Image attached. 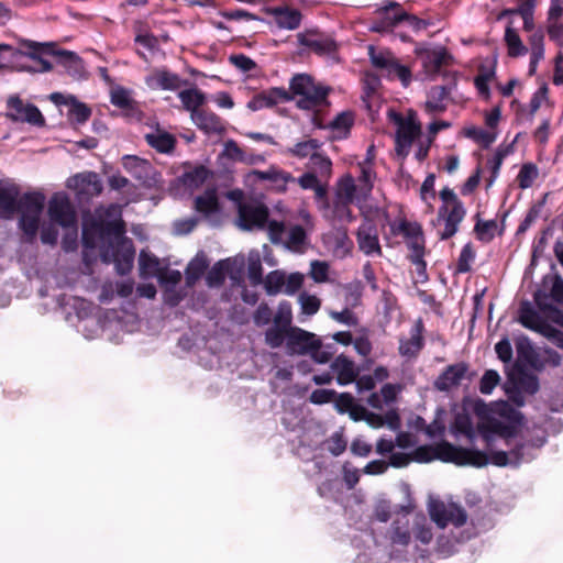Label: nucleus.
Returning a JSON list of instances; mask_svg holds the SVG:
<instances>
[{"instance_id": "nucleus-1", "label": "nucleus", "mask_w": 563, "mask_h": 563, "mask_svg": "<svg viewBox=\"0 0 563 563\" xmlns=\"http://www.w3.org/2000/svg\"><path fill=\"white\" fill-rule=\"evenodd\" d=\"M493 413L499 418H490L487 421V429L498 435L508 448V451L490 450L488 453L478 450L464 449L452 445L448 442L437 446V456L457 465H472L482 467L492 463L496 466L519 465L533 459L532 451L544 444V439L532 442H522L516 437L517 427L520 424L521 415L507 401H498L494 405Z\"/></svg>"}, {"instance_id": "nucleus-2", "label": "nucleus", "mask_w": 563, "mask_h": 563, "mask_svg": "<svg viewBox=\"0 0 563 563\" xmlns=\"http://www.w3.org/2000/svg\"><path fill=\"white\" fill-rule=\"evenodd\" d=\"M124 233L121 206L113 203L107 208L100 207L96 209L91 223L84 224L82 244L86 249H93L101 242L102 262L114 263L117 272L124 275L131 271L135 256L133 243Z\"/></svg>"}, {"instance_id": "nucleus-3", "label": "nucleus", "mask_w": 563, "mask_h": 563, "mask_svg": "<svg viewBox=\"0 0 563 563\" xmlns=\"http://www.w3.org/2000/svg\"><path fill=\"white\" fill-rule=\"evenodd\" d=\"M388 119L396 126L395 152L397 156L405 159L409 155L412 144H416V159L424 161L433 141L432 137H422L421 124L416 112L408 111L405 115L395 110H389Z\"/></svg>"}, {"instance_id": "nucleus-4", "label": "nucleus", "mask_w": 563, "mask_h": 563, "mask_svg": "<svg viewBox=\"0 0 563 563\" xmlns=\"http://www.w3.org/2000/svg\"><path fill=\"white\" fill-rule=\"evenodd\" d=\"M286 349L290 355H309L318 364H327L335 353L333 344H323L317 334L299 327L288 329Z\"/></svg>"}, {"instance_id": "nucleus-5", "label": "nucleus", "mask_w": 563, "mask_h": 563, "mask_svg": "<svg viewBox=\"0 0 563 563\" xmlns=\"http://www.w3.org/2000/svg\"><path fill=\"white\" fill-rule=\"evenodd\" d=\"M238 225L243 230H266L273 243L283 240L285 223L268 220V209L257 201L239 202Z\"/></svg>"}, {"instance_id": "nucleus-6", "label": "nucleus", "mask_w": 563, "mask_h": 563, "mask_svg": "<svg viewBox=\"0 0 563 563\" xmlns=\"http://www.w3.org/2000/svg\"><path fill=\"white\" fill-rule=\"evenodd\" d=\"M44 203L45 196L37 191L26 192L19 198L16 205V211L20 214L19 224L27 242H33L37 235Z\"/></svg>"}, {"instance_id": "nucleus-7", "label": "nucleus", "mask_w": 563, "mask_h": 563, "mask_svg": "<svg viewBox=\"0 0 563 563\" xmlns=\"http://www.w3.org/2000/svg\"><path fill=\"white\" fill-rule=\"evenodd\" d=\"M389 228L394 235H401L406 239L411 251L410 261L416 265L418 274H424L427 264L423 261L424 240L421 227L417 222L399 220L391 222Z\"/></svg>"}, {"instance_id": "nucleus-8", "label": "nucleus", "mask_w": 563, "mask_h": 563, "mask_svg": "<svg viewBox=\"0 0 563 563\" xmlns=\"http://www.w3.org/2000/svg\"><path fill=\"white\" fill-rule=\"evenodd\" d=\"M290 91L298 96L297 104L300 109L310 110L321 106L328 96V89L316 85L312 78L306 74H298L290 80Z\"/></svg>"}, {"instance_id": "nucleus-9", "label": "nucleus", "mask_w": 563, "mask_h": 563, "mask_svg": "<svg viewBox=\"0 0 563 563\" xmlns=\"http://www.w3.org/2000/svg\"><path fill=\"white\" fill-rule=\"evenodd\" d=\"M245 266L244 256H235L216 263L208 272L206 280L209 287H219L229 276L234 284H240Z\"/></svg>"}, {"instance_id": "nucleus-10", "label": "nucleus", "mask_w": 563, "mask_h": 563, "mask_svg": "<svg viewBox=\"0 0 563 563\" xmlns=\"http://www.w3.org/2000/svg\"><path fill=\"white\" fill-rule=\"evenodd\" d=\"M7 117L14 122L29 123L34 126L45 124V119L40 109L32 103L24 102L19 96L8 98Z\"/></svg>"}, {"instance_id": "nucleus-11", "label": "nucleus", "mask_w": 563, "mask_h": 563, "mask_svg": "<svg viewBox=\"0 0 563 563\" xmlns=\"http://www.w3.org/2000/svg\"><path fill=\"white\" fill-rule=\"evenodd\" d=\"M428 510L430 518L440 528H444L450 522L456 527H461L467 519L464 509L455 504H444L440 500H432L429 504Z\"/></svg>"}, {"instance_id": "nucleus-12", "label": "nucleus", "mask_w": 563, "mask_h": 563, "mask_svg": "<svg viewBox=\"0 0 563 563\" xmlns=\"http://www.w3.org/2000/svg\"><path fill=\"white\" fill-rule=\"evenodd\" d=\"M48 217L51 222L63 228H76V212L64 192L54 194L48 201Z\"/></svg>"}, {"instance_id": "nucleus-13", "label": "nucleus", "mask_w": 563, "mask_h": 563, "mask_svg": "<svg viewBox=\"0 0 563 563\" xmlns=\"http://www.w3.org/2000/svg\"><path fill=\"white\" fill-rule=\"evenodd\" d=\"M298 219L301 224L289 225L288 231L285 230L283 240L285 246L294 252H301L307 244V230L312 228V219L310 213L301 209L298 212Z\"/></svg>"}, {"instance_id": "nucleus-14", "label": "nucleus", "mask_w": 563, "mask_h": 563, "mask_svg": "<svg viewBox=\"0 0 563 563\" xmlns=\"http://www.w3.org/2000/svg\"><path fill=\"white\" fill-rule=\"evenodd\" d=\"M121 161L124 170L141 185L152 187L156 184V170L147 159L136 155H124Z\"/></svg>"}, {"instance_id": "nucleus-15", "label": "nucleus", "mask_w": 563, "mask_h": 563, "mask_svg": "<svg viewBox=\"0 0 563 563\" xmlns=\"http://www.w3.org/2000/svg\"><path fill=\"white\" fill-rule=\"evenodd\" d=\"M356 242L361 252L367 256H380L382 247L378 239V231L375 222L367 217L356 231Z\"/></svg>"}, {"instance_id": "nucleus-16", "label": "nucleus", "mask_w": 563, "mask_h": 563, "mask_svg": "<svg viewBox=\"0 0 563 563\" xmlns=\"http://www.w3.org/2000/svg\"><path fill=\"white\" fill-rule=\"evenodd\" d=\"M376 12L379 18L373 23L371 29L379 33L390 31L407 16L400 4L395 1L384 2Z\"/></svg>"}, {"instance_id": "nucleus-17", "label": "nucleus", "mask_w": 563, "mask_h": 563, "mask_svg": "<svg viewBox=\"0 0 563 563\" xmlns=\"http://www.w3.org/2000/svg\"><path fill=\"white\" fill-rule=\"evenodd\" d=\"M67 187L77 192L80 199L98 196L102 191V183L97 173L77 174L67 180Z\"/></svg>"}, {"instance_id": "nucleus-18", "label": "nucleus", "mask_w": 563, "mask_h": 563, "mask_svg": "<svg viewBox=\"0 0 563 563\" xmlns=\"http://www.w3.org/2000/svg\"><path fill=\"white\" fill-rule=\"evenodd\" d=\"M465 208L462 202H456L455 206H442L439 209V219L444 221V230L440 233L441 240H448L453 236L457 230L459 224L465 217Z\"/></svg>"}, {"instance_id": "nucleus-19", "label": "nucleus", "mask_w": 563, "mask_h": 563, "mask_svg": "<svg viewBox=\"0 0 563 563\" xmlns=\"http://www.w3.org/2000/svg\"><path fill=\"white\" fill-rule=\"evenodd\" d=\"M291 95L284 88H271L255 95L246 104L251 111H258L265 108H272L279 102L291 100Z\"/></svg>"}, {"instance_id": "nucleus-20", "label": "nucleus", "mask_w": 563, "mask_h": 563, "mask_svg": "<svg viewBox=\"0 0 563 563\" xmlns=\"http://www.w3.org/2000/svg\"><path fill=\"white\" fill-rule=\"evenodd\" d=\"M423 323L418 320L410 329L409 338H401L399 340V354L408 360L416 358L424 345Z\"/></svg>"}, {"instance_id": "nucleus-21", "label": "nucleus", "mask_w": 563, "mask_h": 563, "mask_svg": "<svg viewBox=\"0 0 563 563\" xmlns=\"http://www.w3.org/2000/svg\"><path fill=\"white\" fill-rule=\"evenodd\" d=\"M468 366L464 362L449 365L443 373L435 379L434 386L438 390L449 391L454 387H457L464 379Z\"/></svg>"}, {"instance_id": "nucleus-22", "label": "nucleus", "mask_w": 563, "mask_h": 563, "mask_svg": "<svg viewBox=\"0 0 563 563\" xmlns=\"http://www.w3.org/2000/svg\"><path fill=\"white\" fill-rule=\"evenodd\" d=\"M53 47L54 45L52 43L41 45V49L45 53L56 55L58 57V62L70 76L81 77L84 75L85 67L81 58L77 54L70 51H55Z\"/></svg>"}, {"instance_id": "nucleus-23", "label": "nucleus", "mask_w": 563, "mask_h": 563, "mask_svg": "<svg viewBox=\"0 0 563 563\" xmlns=\"http://www.w3.org/2000/svg\"><path fill=\"white\" fill-rule=\"evenodd\" d=\"M518 321L527 329L542 333L549 325L543 316L529 301H522L518 312Z\"/></svg>"}, {"instance_id": "nucleus-24", "label": "nucleus", "mask_w": 563, "mask_h": 563, "mask_svg": "<svg viewBox=\"0 0 563 563\" xmlns=\"http://www.w3.org/2000/svg\"><path fill=\"white\" fill-rule=\"evenodd\" d=\"M330 368L335 375L338 384L342 386L355 382L358 375V369L355 363L343 354L336 356L332 361Z\"/></svg>"}, {"instance_id": "nucleus-25", "label": "nucleus", "mask_w": 563, "mask_h": 563, "mask_svg": "<svg viewBox=\"0 0 563 563\" xmlns=\"http://www.w3.org/2000/svg\"><path fill=\"white\" fill-rule=\"evenodd\" d=\"M20 190L11 183L0 181V218L10 219L16 211Z\"/></svg>"}, {"instance_id": "nucleus-26", "label": "nucleus", "mask_w": 563, "mask_h": 563, "mask_svg": "<svg viewBox=\"0 0 563 563\" xmlns=\"http://www.w3.org/2000/svg\"><path fill=\"white\" fill-rule=\"evenodd\" d=\"M247 178L261 181H269L277 189L284 190L289 181L296 179L287 172H284L275 166L269 167L267 170H252Z\"/></svg>"}, {"instance_id": "nucleus-27", "label": "nucleus", "mask_w": 563, "mask_h": 563, "mask_svg": "<svg viewBox=\"0 0 563 563\" xmlns=\"http://www.w3.org/2000/svg\"><path fill=\"white\" fill-rule=\"evenodd\" d=\"M300 45L310 48L317 54H330L336 46L332 38L316 33H299L297 35Z\"/></svg>"}, {"instance_id": "nucleus-28", "label": "nucleus", "mask_w": 563, "mask_h": 563, "mask_svg": "<svg viewBox=\"0 0 563 563\" xmlns=\"http://www.w3.org/2000/svg\"><path fill=\"white\" fill-rule=\"evenodd\" d=\"M191 120L198 129L207 134H221L224 131L221 119L213 112L199 110L192 113Z\"/></svg>"}, {"instance_id": "nucleus-29", "label": "nucleus", "mask_w": 563, "mask_h": 563, "mask_svg": "<svg viewBox=\"0 0 563 563\" xmlns=\"http://www.w3.org/2000/svg\"><path fill=\"white\" fill-rule=\"evenodd\" d=\"M411 526L408 514L397 517L390 527L389 539L393 544L407 547L411 540Z\"/></svg>"}, {"instance_id": "nucleus-30", "label": "nucleus", "mask_w": 563, "mask_h": 563, "mask_svg": "<svg viewBox=\"0 0 563 563\" xmlns=\"http://www.w3.org/2000/svg\"><path fill=\"white\" fill-rule=\"evenodd\" d=\"M146 84L152 89L176 90L181 85L178 75L167 70H156L146 78Z\"/></svg>"}, {"instance_id": "nucleus-31", "label": "nucleus", "mask_w": 563, "mask_h": 563, "mask_svg": "<svg viewBox=\"0 0 563 563\" xmlns=\"http://www.w3.org/2000/svg\"><path fill=\"white\" fill-rule=\"evenodd\" d=\"M448 57L449 55L443 48L424 51L421 54V59L426 74L430 77L438 75Z\"/></svg>"}, {"instance_id": "nucleus-32", "label": "nucleus", "mask_w": 563, "mask_h": 563, "mask_svg": "<svg viewBox=\"0 0 563 563\" xmlns=\"http://www.w3.org/2000/svg\"><path fill=\"white\" fill-rule=\"evenodd\" d=\"M147 144L159 153L168 154L173 152L176 139L168 132L156 130L145 135Z\"/></svg>"}, {"instance_id": "nucleus-33", "label": "nucleus", "mask_w": 563, "mask_h": 563, "mask_svg": "<svg viewBox=\"0 0 563 563\" xmlns=\"http://www.w3.org/2000/svg\"><path fill=\"white\" fill-rule=\"evenodd\" d=\"M449 96V90L444 86L432 87L428 92V99L424 103L426 111L430 114L443 112L446 109L444 100Z\"/></svg>"}, {"instance_id": "nucleus-34", "label": "nucleus", "mask_w": 563, "mask_h": 563, "mask_svg": "<svg viewBox=\"0 0 563 563\" xmlns=\"http://www.w3.org/2000/svg\"><path fill=\"white\" fill-rule=\"evenodd\" d=\"M334 197L352 202L364 199L360 195L358 185L355 184V180L351 175H345L338 181Z\"/></svg>"}, {"instance_id": "nucleus-35", "label": "nucleus", "mask_w": 563, "mask_h": 563, "mask_svg": "<svg viewBox=\"0 0 563 563\" xmlns=\"http://www.w3.org/2000/svg\"><path fill=\"white\" fill-rule=\"evenodd\" d=\"M178 98L180 99L184 108L190 112V117L194 112H198L199 108L206 102V95L198 88H189L179 91Z\"/></svg>"}, {"instance_id": "nucleus-36", "label": "nucleus", "mask_w": 563, "mask_h": 563, "mask_svg": "<svg viewBox=\"0 0 563 563\" xmlns=\"http://www.w3.org/2000/svg\"><path fill=\"white\" fill-rule=\"evenodd\" d=\"M196 210L206 217H212L219 212V202L214 189L206 190L195 200Z\"/></svg>"}, {"instance_id": "nucleus-37", "label": "nucleus", "mask_w": 563, "mask_h": 563, "mask_svg": "<svg viewBox=\"0 0 563 563\" xmlns=\"http://www.w3.org/2000/svg\"><path fill=\"white\" fill-rule=\"evenodd\" d=\"M140 275L143 278L158 277L162 272L161 261L155 255L141 251L139 256Z\"/></svg>"}, {"instance_id": "nucleus-38", "label": "nucleus", "mask_w": 563, "mask_h": 563, "mask_svg": "<svg viewBox=\"0 0 563 563\" xmlns=\"http://www.w3.org/2000/svg\"><path fill=\"white\" fill-rule=\"evenodd\" d=\"M321 147V142L317 139H308L296 143L294 146L288 147L285 153L294 157L303 159L311 158Z\"/></svg>"}, {"instance_id": "nucleus-39", "label": "nucleus", "mask_w": 563, "mask_h": 563, "mask_svg": "<svg viewBox=\"0 0 563 563\" xmlns=\"http://www.w3.org/2000/svg\"><path fill=\"white\" fill-rule=\"evenodd\" d=\"M504 40L510 57L525 56L528 53V48L522 43L517 30L512 27L511 23H509L505 30Z\"/></svg>"}, {"instance_id": "nucleus-40", "label": "nucleus", "mask_w": 563, "mask_h": 563, "mask_svg": "<svg viewBox=\"0 0 563 563\" xmlns=\"http://www.w3.org/2000/svg\"><path fill=\"white\" fill-rule=\"evenodd\" d=\"M518 362L525 366H536L538 354L527 336H520L516 342Z\"/></svg>"}, {"instance_id": "nucleus-41", "label": "nucleus", "mask_w": 563, "mask_h": 563, "mask_svg": "<svg viewBox=\"0 0 563 563\" xmlns=\"http://www.w3.org/2000/svg\"><path fill=\"white\" fill-rule=\"evenodd\" d=\"M352 203V201H345L344 199L334 197L330 208L331 214H327V217L338 220L339 222L354 221L355 217L351 209Z\"/></svg>"}, {"instance_id": "nucleus-42", "label": "nucleus", "mask_w": 563, "mask_h": 563, "mask_svg": "<svg viewBox=\"0 0 563 563\" xmlns=\"http://www.w3.org/2000/svg\"><path fill=\"white\" fill-rule=\"evenodd\" d=\"M208 267V261L203 253L197 254L186 268V283L188 286L195 283L203 275Z\"/></svg>"}, {"instance_id": "nucleus-43", "label": "nucleus", "mask_w": 563, "mask_h": 563, "mask_svg": "<svg viewBox=\"0 0 563 563\" xmlns=\"http://www.w3.org/2000/svg\"><path fill=\"white\" fill-rule=\"evenodd\" d=\"M247 277L252 285L257 286L263 283V268L260 252L252 250L247 254Z\"/></svg>"}, {"instance_id": "nucleus-44", "label": "nucleus", "mask_w": 563, "mask_h": 563, "mask_svg": "<svg viewBox=\"0 0 563 563\" xmlns=\"http://www.w3.org/2000/svg\"><path fill=\"white\" fill-rule=\"evenodd\" d=\"M309 168L319 177L327 179L332 173V162L327 155L318 151L309 159Z\"/></svg>"}, {"instance_id": "nucleus-45", "label": "nucleus", "mask_w": 563, "mask_h": 563, "mask_svg": "<svg viewBox=\"0 0 563 563\" xmlns=\"http://www.w3.org/2000/svg\"><path fill=\"white\" fill-rule=\"evenodd\" d=\"M353 124V115L351 112H342L329 124L333 139L345 137Z\"/></svg>"}, {"instance_id": "nucleus-46", "label": "nucleus", "mask_w": 563, "mask_h": 563, "mask_svg": "<svg viewBox=\"0 0 563 563\" xmlns=\"http://www.w3.org/2000/svg\"><path fill=\"white\" fill-rule=\"evenodd\" d=\"M369 59L376 68L388 71L395 62V55L387 49H376L374 46L368 47Z\"/></svg>"}, {"instance_id": "nucleus-47", "label": "nucleus", "mask_w": 563, "mask_h": 563, "mask_svg": "<svg viewBox=\"0 0 563 563\" xmlns=\"http://www.w3.org/2000/svg\"><path fill=\"white\" fill-rule=\"evenodd\" d=\"M534 8H536L534 0H525L517 8H515V11L517 12V14L522 18L523 30L526 32H531L534 29V20H533Z\"/></svg>"}, {"instance_id": "nucleus-48", "label": "nucleus", "mask_w": 563, "mask_h": 563, "mask_svg": "<svg viewBox=\"0 0 563 563\" xmlns=\"http://www.w3.org/2000/svg\"><path fill=\"white\" fill-rule=\"evenodd\" d=\"M361 175L358 176L360 195L366 198L373 188L374 172L369 163L363 162L360 164Z\"/></svg>"}, {"instance_id": "nucleus-49", "label": "nucleus", "mask_w": 563, "mask_h": 563, "mask_svg": "<svg viewBox=\"0 0 563 563\" xmlns=\"http://www.w3.org/2000/svg\"><path fill=\"white\" fill-rule=\"evenodd\" d=\"M286 282V274L280 271L271 272L265 280L264 287L268 295H276L284 292V284Z\"/></svg>"}, {"instance_id": "nucleus-50", "label": "nucleus", "mask_w": 563, "mask_h": 563, "mask_svg": "<svg viewBox=\"0 0 563 563\" xmlns=\"http://www.w3.org/2000/svg\"><path fill=\"white\" fill-rule=\"evenodd\" d=\"M539 176L538 167L532 163L523 164L518 173L517 181L521 189L530 188Z\"/></svg>"}, {"instance_id": "nucleus-51", "label": "nucleus", "mask_w": 563, "mask_h": 563, "mask_svg": "<svg viewBox=\"0 0 563 563\" xmlns=\"http://www.w3.org/2000/svg\"><path fill=\"white\" fill-rule=\"evenodd\" d=\"M291 321H292L291 305H290V302L284 300L282 302H279V305H278L277 311L273 317V322L275 325L283 327L286 329H291V328H294L291 325Z\"/></svg>"}, {"instance_id": "nucleus-52", "label": "nucleus", "mask_w": 563, "mask_h": 563, "mask_svg": "<svg viewBox=\"0 0 563 563\" xmlns=\"http://www.w3.org/2000/svg\"><path fill=\"white\" fill-rule=\"evenodd\" d=\"M288 329L273 324L265 332V342L272 349H278L284 342L287 343Z\"/></svg>"}, {"instance_id": "nucleus-53", "label": "nucleus", "mask_w": 563, "mask_h": 563, "mask_svg": "<svg viewBox=\"0 0 563 563\" xmlns=\"http://www.w3.org/2000/svg\"><path fill=\"white\" fill-rule=\"evenodd\" d=\"M412 532L415 538L423 544H429L433 537L430 527L427 525V519L423 516H416Z\"/></svg>"}, {"instance_id": "nucleus-54", "label": "nucleus", "mask_w": 563, "mask_h": 563, "mask_svg": "<svg viewBox=\"0 0 563 563\" xmlns=\"http://www.w3.org/2000/svg\"><path fill=\"white\" fill-rule=\"evenodd\" d=\"M208 169L199 166L183 175V183L188 188H197L205 183L208 177Z\"/></svg>"}, {"instance_id": "nucleus-55", "label": "nucleus", "mask_w": 563, "mask_h": 563, "mask_svg": "<svg viewBox=\"0 0 563 563\" xmlns=\"http://www.w3.org/2000/svg\"><path fill=\"white\" fill-rule=\"evenodd\" d=\"M110 101L113 106L121 109H130L133 103L130 91L120 86L111 89Z\"/></svg>"}, {"instance_id": "nucleus-56", "label": "nucleus", "mask_w": 563, "mask_h": 563, "mask_svg": "<svg viewBox=\"0 0 563 563\" xmlns=\"http://www.w3.org/2000/svg\"><path fill=\"white\" fill-rule=\"evenodd\" d=\"M330 266L325 261H312L310 263L309 276L318 284L325 283L329 279Z\"/></svg>"}, {"instance_id": "nucleus-57", "label": "nucleus", "mask_w": 563, "mask_h": 563, "mask_svg": "<svg viewBox=\"0 0 563 563\" xmlns=\"http://www.w3.org/2000/svg\"><path fill=\"white\" fill-rule=\"evenodd\" d=\"M301 14L297 10H283L278 14V23L282 27L295 30L300 25Z\"/></svg>"}, {"instance_id": "nucleus-58", "label": "nucleus", "mask_w": 563, "mask_h": 563, "mask_svg": "<svg viewBox=\"0 0 563 563\" xmlns=\"http://www.w3.org/2000/svg\"><path fill=\"white\" fill-rule=\"evenodd\" d=\"M334 254L338 257L346 256L351 252L353 245L345 230L336 232L334 235Z\"/></svg>"}, {"instance_id": "nucleus-59", "label": "nucleus", "mask_w": 563, "mask_h": 563, "mask_svg": "<svg viewBox=\"0 0 563 563\" xmlns=\"http://www.w3.org/2000/svg\"><path fill=\"white\" fill-rule=\"evenodd\" d=\"M500 376L495 369H487L481 378L479 391L483 395H489L499 384Z\"/></svg>"}, {"instance_id": "nucleus-60", "label": "nucleus", "mask_w": 563, "mask_h": 563, "mask_svg": "<svg viewBox=\"0 0 563 563\" xmlns=\"http://www.w3.org/2000/svg\"><path fill=\"white\" fill-rule=\"evenodd\" d=\"M299 303L301 307V311L305 314L312 316L316 314L321 306L320 299L314 295H309L307 292H302L299 296Z\"/></svg>"}, {"instance_id": "nucleus-61", "label": "nucleus", "mask_w": 563, "mask_h": 563, "mask_svg": "<svg viewBox=\"0 0 563 563\" xmlns=\"http://www.w3.org/2000/svg\"><path fill=\"white\" fill-rule=\"evenodd\" d=\"M387 76L390 78H398L404 87H407L411 81V71L408 67L399 64L396 58L388 71Z\"/></svg>"}, {"instance_id": "nucleus-62", "label": "nucleus", "mask_w": 563, "mask_h": 563, "mask_svg": "<svg viewBox=\"0 0 563 563\" xmlns=\"http://www.w3.org/2000/svg\"><path fill=\"white\" fill-rule=\"evenodd\" d=\"M475 260V252L470 243L465 244L460 253L457 261V272L467 273L471 271L473 261Z\"/></svg>"}, {"instance_id": "nucleus-63", "label": "nucleus", "mask_w": 563, "mask_h": 563, "mask_svg": "<svg viewBox=\"0 0 563 563\" xmlns=\"http://www.w3.org/2000/svg\"><path fill=\"white\" fill-rule=\"evenodd\" d=\"M467 135L484 147H488L496 140L494 131L474 128L467 132Z\"/></svg>"}, {"instance_id": "nucleus-64", "label": "nucleus", "mask_w": 563, "mask_h": 563, "mask_svg": "<svg viewBox=\"0 0 563 563\" xmlns=\"http://www.w3.org/2000/svg\"><path fill=\"white\" fill-rule=\"evenodd\" d=\"M70 115L77 123H85L91 115V110L85 103L80 102L77 98L75 102L69 104Z\"/></svg>"}]
</instances>
